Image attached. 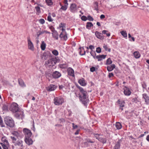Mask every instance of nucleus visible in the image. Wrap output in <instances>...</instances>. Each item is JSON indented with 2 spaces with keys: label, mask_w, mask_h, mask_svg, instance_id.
<instances>
[{
  "label": "nucleus",
  "mask_w": 149,
  "mask_h": 149,
  "mask_svg": "<svg viewBox=\"0 0 149 149\" xmlns=\"http://www.w3.org/2000/svg\"><path fill=\"white\" fill-rule=\"evenodd\" d=\"M80 90L81 94L79 95V97L80 101L85 106L86 105L87 103L89 102L88 95L87 93L84 91V89L79 86H77Z\"/></svg>",
  "instance_id": "f257e3e1"
},
{
  "label": "nucleus",
  "mask_w": 149,
  "mask_h": 149,
  "mask_svg": "<svg viewBox=\"0 0 149 149\" xmlns=\"http://www.w3.org/2000/svg\"><path fill=\"white\" fill-rule=\"evenodd\" d=\"M10 138L12 139V143L14 144L15 146L23 147V141L19 139L18 138H15L14 137L12 136H10Z\"/></svg>",
  "instance_id": "f03ea898"
},
{
  "label": "nucleus",
  "mask_w": 149,
  "mask_h": 149,
  "mask_svg": "<svg viewBox=\"0 0 149 149\" xmlns=\"http://www.w3.org/2000/svg\"><path fill=\"white\" fill-rule=\"evenodd\" d=\"M4 122L6 125L9 127H13L15 125L13 120L11 118L7 117L4 118Z\"/></svg>",
  "instance_id": "7ed1b4c3"
},
{
  "label": "nucleus",
  "mask_w": 149,
  "mask_h": 149,
  "mask_svg": "<svg viewBox=\"0 0 149 149\" xmlns=\"http://www.w3.org/2000/svg\"><path fill=\"white\" fill-rule=\"evenodd\" d=\"M57 61L56 58H53L45 61V65L47 67H52L56 63Z\"/></svg>",
  "instance_id": "20e7f679"
},
{
  "label": "nucleus",
  "mask_w": 149,
  "mask_h": 149,
  "mask_svg": "<svg viewBox=\"0 0 149 149\" xmlns=\"http://www.w3.org/2000/svg\"><path fill=\"white\" fill-rule=\"evenodd\" d=\"M10 110L14 113L17 112L19 111V108L18 107L17 104L16 103L14 102L10 105Z\"/></svg>",
  "instance_id": "39448f33"
},
{
  "label": "nucleus",
  "mask_w": 149,
  "mask_h": 149,
  "mask_svg": "<svg viewBox=\"0 0 149 149\" xmlns=\"http://www.w3.org/2000/svg\"><path fill=\"white\" fill-rule=\"evenodd\" d=\"M54 101L55 105H59L60 104H61L63 102L64 99L61 97H57L54 98Z\"/></svg>",
  "instance_id": "423d86ee"
},
{
  "label": "nucleus",
  "mask_w": 149,
  "mask_h": 149,
  "mask_svg": "<svg viewBox=\"0 0 149 149\" xmlns=\"http://www.w3.org/2000/svg\"><path fill=\"white\" fill-rule=\"evenodd\" d=\"M62 32L59 35V37L64 40H66L67 39V35L65 29L63 28L61 29Z\"/></svg>",
  "instance_id": "0eeeda50"
},
{
  "label": "nucleus",
  "mask_w": 149,
  "mask_h": 149,
  "mask_svg": "<svg viewBox=\"0 0 149 149\" xmlns=\"http://www.w3.org/2000/svg\"><path fill=\"white\" fill-rule=\"evenodd\" d=\"M23 132L25 136V138L30 137L32 135V133L31 131L27 128H24Z\"/></svg>",
  "instance_id": "6e6552de"
},
{
  "label": "nucleus",
  "mask_w": 149,
  "mask_h": 149,
  "mask_svg": "<svg viewBox=\"0 0 149 149\" xmlns=\"http://www.w3.org/2000/svg\"><path fill=\"white\" fill-rule=\"evenodd\" d=\"M52 75L53 78L56 79L60 77L61 76V74L60 72L56 71L52 72Z\"/></svg>",
  "instance_id": "1a4fd4ad"
},
{
  "label": "nucleus",
  "mask_w": 149,
  "mask_h": 149,
  "mask_svg": "<svg viewBox=\"0 0 149 149\" xmlns=\"http://www.w3.org/2000/svg\"><path fill=\"white\" fill-rule=\"evenodd\" d=\"M18 112H15L16 113L15 114V116L17 119H22L24 117L23 112L22 111H19Z\"/></svg>",
  "instance_id": "9d476101"
},
{
  "label": "nucleus",
  "mask_w": 149,
  "mask_h": 149,
  "mask_svg": "<svg viewBox=\"0 0 149 149\" xmlns=\"http://www.w3.org/2000/svg\"><path fill=\"white\" fill-rule=\"evenodd\" d=\"M28 43V48L29 49L32 51L34 50V46L31 40L29 37L27 38Z\"/></svg>",
  "instance_id": "9b49d317"
},
{
  "label": "nucleus",
  "mask_w": 149,
  "mask_h": 149,
  "mask_svg": "<svg viewBox=\"0 0 149 149\" xmlns=\"http://www.w3.org/2000/svg\"><path fill=\"white\" fill-rule=\"evenodd\" d=\"M70 11L72 13H75L77 10V5L75 3H72L70 7Z\"/></svg>",
  "instance_id": "f8f14e48"
},
{
  "label": "nucleus",
  "mask_w": 149,
  "mask_h": 149,
  "mask_svg": "<svg viewBox=\"0 0 149 149\" xmlns=\"http://www.w3.org/2000/svg\"><path fill=\"white\" fill-rule=\"evenodd\" d=\"M57 86L53 84H50L47 88V90L49 91H54L57 88Z\"/></svg>",
  "instance_id": "ddd939ff"
},
{
  "label": "nucleus",
  "mask_w": 149,
  "mask_h": 149,
  "mask_svg": "<svg viewBox=\"0 0 149 149\" xmlns=\"http://www.w3.org/2000/svg\"><path fill=\"white\" fill-rule=\"evenodd\" d=\"M25 141L28 145H30L33 144V141L30 137H26L25 138Z\"/></svg>",
  "instance_id": "4468645a"
},
{
  "label": "nucleus",
  "mask_w": 149,
  "mask_h": 149,
  "mask_svg": "<svg viewBox=\"0 0 149 149\" xmlns=\"http://www.w3.org/2000/svg\"><path fill=\"white\" fill-rule=\"evenodd\" d=\"M95 35L97 38L101 40L103 39L104 38V37L102 34L97 31H96L95 32Z\"/></svg>",
  "instance_id": "2eb2a0df"
},
{
  "label": "nucleus",
  "mask_w": 149,
  "mask_h": 149,
  "mask_svg": "<svg viewBox=\"0 0 149 149\" xmlns=\"http://www.w3.org/2000/svg\"><path fill=\"white\" fill-rule=\"evenodd\" d=\"M68 74L72 77H74V70L71 68H69L68 69Z\"/></svg>",
  "instance_id": "dca6fc26"
},
{
  "label": "nucleus",
  "mask_w": 149,
  "mask_h": 149,
  "mask_svg": "<svg viewBox=\"0 0 149 149\" xmlns=\"http://www.w3.org/2000/svg\"><path fill=\"white\" fill-rule=\"evenodd\" d=\"M52 31L53 32L52 33V36L56 40H57L58 39V33L55 30H52Z\"/></svg>",
  "instance_id": "f3484780"
},
{
  "label": "nucleus",
  "mask_w": 149,
  "mask_h": 149,
  "mask_svg": "<svg viewBox=\"0 0 149 149\" xmlns=\"http://www.w3.org/2000/svg\"><path fill=\"white\" fill-rule=\"evenodd\" d=\"M106 56V55H99L96 56V58L98 59V61H101L103 59H105Z\"/></svg>",
  "instance_id": "a211bd4d"
},
{
  "label": "nucleus",
  "mask_w": 149,
  "mask_h": 149,
  "mask_svg": "<svg viewBox=\"0 0 149 149\" xmlns=\"http://www.w3.org/2000/svg\"><path fill=\"white\" fill-rule=\"evenodd\" d=\"M18 82L19 85L23 87H26V85L22 79H18Z\"/></svg>",
  "instance_id": "6ab92c4d"
},
{
  "label": "nucleus",
  "mask_w": 149,
  "mask_h": 149,
  "mask_svg": "<svg viewBox=\"0 0 149 149\" xmlns=\"http://www.w3.org/2000/svg\"><path fill=\"white\" fill-rule=\"evenodd\" d=\"M121 139H119L116 143L114 146L113 149H118L120 148V143L122 141Z\"/></svg>",
  "instance_id": "aec40b11"
},
{
  "label": "nucleus",
  "mask_w": 149,
  "mask_h": 149,
  "mask_svg": "<svg viewBox=\"0 0 149 149\" xmlns=\"http://www.w3.org/2000/svg\"><path fill=\"white\" fill-rule=\"evenodd\" d=\"M1 140L3 142L2 143H4V144H6L7 145L9 144L6 137L4 136L2 137Z\"/></svg>",
  "instance_id": "412c9836"
},
{
  "label": "nucleus",
  "mask_w": 149,
  "mask_h": 149,
  "mask_svg": "<svg viewBox=\"0 0 149 149\" xmlns=\"http://www.w3.org/2000/svg\"><path fill=\"white\" fill-rule=\"evenodd\" d=\"M115 68V65L114 64H112L111 65L108 66L107 67V69L108 71L110 72L113 70Z\"/></svg>",
  "instance_id": "4be33fe9"
},
{
  "label": "nucleus",
  "mask_w": 149,
  "mask_h": 149,
  "mask_svg": "<svg viewBox=\"0 0 149 149\" xmlns=\"http://www.w3.org/2000/svg\"><path fill=\"white\" fill-rule=\"evenodd\" d=\"M143 97L145 100V101L147 104H149V97L146 94H144L143 95Z\"/></svg>",
  "instance_id": "5701e85b"
},
{
  "label": "nucleus",
  "mask_w": 149,
  "mask_h": 149,
  "mask_svg": "<svg viewBox=\"0 0 149 149\" xmlns=\"http://www.w3.org/2000/svg\"><path fill=\"white\" fill-rule=\"evenodd\" d=\"M133 55L134 57L136 58H139L141 56L140 53L138 52H135L133 53Z\"/></svg>",
  "instance_id": "b1692460"
},
{
  "label": "nucleus",
  "mask_w": 149,
  "mask_h": 149,
  "mask_svg": "<svg viewBox=\"0 0 149 149\" xmlns=\"http://www.w3.org/2000/svg\"><path fill=\"white\" fill-rule=\"evenodd\" d=\"M12 135L10 136L13 137L15 138H18L19 133L17 132L14 131L12 133Z\"/></svg>",
  "instance_id": "393cba45"
},
{
  "label": "nucleus",
  "mask_w": 149,
  "mask_h": 149,
  "mask_svg": "<svg viewBox=\"0 0 149 149\" xmlns=\"http://www.w3.org/2000/svg\"><path fill=\"white\" fill-rule=\"evenodd\" d=\"M124 93L125 95L129 96L131 94V93L129 89L127 88L124 91Z\"/></svg>",
  "instance_id": "a878e982"
},
{
  "label": "nucleus",
  "mask_w": 149,
  "mask_h": 149,
  "mask_svg": "<svg viewBox=\"0 0 149 149\" xmlns=\"http://www.w3.org/2000/svg\"><path fill=\"white\" fill-rule=\"evenodd\" d=\"M93 26V25L92 23L90 22H87L86 25V27L87 29H91V27Z\"/></svg>",
  "instance_id": "bb28decb"
},
{
  "label": "nucleus",
  "mask_w": 149,
  "mask_h": 149,
  "mask_svg": "<svg viewBox=\"0 0 149 149\" xmlns=\"http://www.w3.org/2000/svg\"><path fill=\"white\" fill-rule=\"evenodd\" d=\"M68 65L66 63L61 64L59 65V67L61 68H68Z\"/></svg>",
  "instance_id": "cd10ccee"
},
{
  "label": "nucleus",
  "mask_w": 149,
  "mask_h": 149,
  "mask_svg": "<svg viewBox=\"0 0 149 149\" xmlns=\"http://www.w3.org/2000/svg\"><path fill=\"white\" fill-rule=\"evenodd\" d=\"M3 149H8V147L9 146V144L7 145L6 144H4L2 143H0Z\"/></svg>",
  "instance_id": "c85d7f7f"
},
{
  "label": "nucleus",
  "mask_w": 149,
  "mask_h": 149,
  "mask_svg": "<svg viewBox=\"0 0 149 149\" xmlns=\"http://www.w3.org/2000/svg\"><path fill=\"white\" fill-rule=\"evenodd\" d=\"M46 44L44 41H42L40 46V47L41 49L42 50H45L46 47Z\"/></svg>",
  "instance_id": "c756f323"
},
{
  "label": "nucleus",
  "mask_w": 149,
  "mask_h": 149,
  "mask_svg": "<svg viewBox=\"0 0 149 149\" xmlns=\"http://www.w3.org/2000/svg\"><path fill=\"white\" fill-rule=\"evenodd\" d=\"M118 103L120 104V107H124L125 102L123 101H120V100H118L117 101Z\"/></svg>",
  "instance_id": "7c9ffc66"
},
{
  "label": "nucleus",
  "mask_w": 149,
  "mask_h": 149,
  "mask_svg": "<svg viewBox=\"0 0 149 149\" xmlns=\"http://www.w3.org/2000/svg\"><path fill=\"white\" fill-rule=\"evenodd\" d=\"M45 2L48 6H51L53 4L52 0H45Z\"/></svg>",
  "instance_id": "2f4dec72"
},
{
  "label": "nucleus",
  "mask_w": 149,
  "mask_h": 149,
  "mask_svg": "<svg viewBox=\"0 0 149 149\" xmlns=\"http://www.w3.org/2000/svg\"><path fill=\"white\" fill-rule=\"evenodd\" d=\"M78 82L82 86H84L86 85V83L85 81L84 80L80 79L79 80Z\"/></svg>",
  "instance_id": "473e14b6"
},
{
  "label": "nucleus",
  "mask_w": 149,
  "mask_h": 149,
  "mask_svg": "<svg viewBox=\"0 0 149 149\" xmlns=\"http://www.w3.org/2000/svg\"><path fill=\"white\" fill-rule=\"evenodd\" d=\"M116 126L118 130L120 129L122 127L121 125L119 122H116Z\"/></svg>",
  "instance_id": "72a5a7b5"
},
{
  "label": "nucleus",
  "mask_w": 149,
  "mask_h": 149,
  "mask_svg": "<svg viewBox=\"0 0 149 149\" xmlns=\"http://www.w3.org/2000/svg\"><path fill=\"white\" fill-rule=\"evenodd\" d=\"M121 34L125 38L127 37V34L126 31H123L120 32Z\"/></svg>",
  "instance_id": "f704fd0d"
},
{
  "label": "nucleus",
  "mask_w": 149,
  "mask_h": 149,
  "mask_svg": "<svg viewBox=\"0 0 149 149\" xmlns=\"http://www.w3.org/2000/svg\"><path fill=\"white\" fill-rule=\"evenodd\" d=\"M141 84L143 88V89L146 90L147 85L146 82L144 81H143L141 83Z\"/></svg>",
  "instance_id": "c9c22d12"
},
{
  "label": "nucleus",
  "mask_w": 149,
  "mask_h": 149,
  "mask_svg": "<svg viewBox=\"0 0 149 149\" xmlns=\"http://www.w3.org/2000/svg\"><path fill=\"white\" fill-rule=\"evenodd\" d=\"M112 63V61L110 58H109L107 59L106 61V65H110Z\"/></svg>",
  "instance_id": "e433bc0d"
},
{
  "label": "nucleus",
  "mask_w": 149,
  "mask_h": 149,
  "mask_svg": "<svg viewBox=\"0 0 149 149\" xmlns=\"http://www.w3.org/2000/svg\"><path fill=\"white\" fill-rule=\"evenodd\" d=\"M108 31L107 30H104L102 31V34H106L107 36L109 37L110 36V33H107Z\"/></svg>",
  "instance_id": "4c0bfd02"
},
{
  "label": "nucleus",
  "mask_w": 149,
  "mask_h": 149,
  "mask_svg": "<svg viewBox=\"0 0 149 149\" xmlns=\"http://www.w3.org/2000/svg\"><path fill=\"white\" fill-rule=\"evenodd\" d=\"M0 126L1 127H5V125L3 123L2 119L1 117L0 116Z\"/></svg>",
  "instance_id": "58836bf2"
},
{
  "label": "nucleus",
  "mask_w": 149,
  "mask_h": 149,
  "mask_svg": "<svg viewBox=\"0 0 149 149\" xmlns=\"http://www.w3.org/2000/svg\"><path fill=\"white\" fill-rule=\"evenodd\" d=\"M96 139H97V138H96ZM99 139V140H100V141L102 142L103 143H106V139L105 138H100L99 139Z\"/></svg>",
  "instance_id": "ea45409f"
},
{
  "label": "nucleus",
  "mask_w": 149,
  "mask_h": 149,
  "mask_svg": "<svg viewBox=\"0 0 149 149\" xmlns=\"http://www.w3.org/2000/svg\"><path fill=\"white\" fill-rule=\"evenodd\" d=\"M90 54L91 55L93 56V58H96V53L95 52L93 51V50H91L90 52Z\"/></svg>",
  "instance_id": "a19ab883"
},
{
  "label": "nucleus",
  "mask_w": 149,
  "mask_h": 149,
  "mask_svg": "<svg viewBox=\"0 0 149 149\" xmlns=\"http://www.w3.org/2000/svg\"><path fill=\"white\" fill-rule=\"evenodd\" d=\"M44 33L43 31H39L38 32H37V39H38L39 36L40 35H42V34Z\"/></svg>",
  "instance_id": "79ce46f5"
},
{
  "label": "nucleus",
  "mask_w": 149,
  "mask_h": 149,
  "mask_svg": "<svg viewBox=\"0 0 149 149\" xmlns=\"http://www.w3.org/2000/svg\"><path fill=\"white\" fill-rule=\"evenodd\" d=\"M52 53L54 55L56 56H57L58 54V51L56 49H54L52 51Z\"/></svg>",
  "instance_id": "37998d69"
},
{
  "label": "nucleus",
  "mask_w": 149,
  "mask_h": 149,
  "mask_svg": "<svg viewBox=\"0 0 149 149\" xmlns=\"http://www.w3.org/2000/svg\"><path fill=\"white\" fill-rule=\"evenodd\" d=\"M98 3L97 2H96L95 3V10H96L97 11H98Z\"/></svg>",
  "instance_id": "c03bdc74"
},
{
  "label": "nucleus",
  "mask_w": 149,
  "mask_h": 149,
  "mask_svg": "<svg viewBox=\"0 0 149 149\" xmlns=\"http://www.w3.org/2000/svg\"><path fill=\"white\" fill-rule=\"evenodd\" d=\"M103 48H104V49H105V50L106 51H108L109 52H110L111 49L110 48H108L107 45H104L103 46Z\"/></svg>",
  "instance_id": "a18cd8bd"
},
{
  "label": "nucleus",
  "mask_w": 149,
  "mask_h": 149,
  "mask_svg": "<svg viewBox=\"0 0 149 149\" xmlns=\"http://www.w3.org/2000/svg\"><path fill=\"white\" fill-rule=\"evenodd\" d=\"M68 6L64 5V6H62L61 8L60 9V10H66Z\"/></svg>",
  "instance_id": "49530a36"
},
{
  "label": "nucleus",
  "mask_w": 149,
  "mask_h": 149,
  "mask_svg": "<svg viewBox=\"0 0 149 149\" xmlns=\"http://www.w3.org/2000/svg\"><path fill=\"white\" fill-rule=\"evenodd\" d=\"M86 141L89 144V143H93L94 142V141H92L89 139H86Z\"/></svg>",
  "instance_id": "de8ad7c7"
},
{
  "label": "nucleus",
  "mask_w": 149,
  "mask_h": 149,
  "mask_svg": "<svg viewBox=\"0 0 149 149\" xmlns=\"http://www.w3.org/2000/svg\"><path fill=\"white\" fill-rule=\"evenodd\" d=\"M2 109L3 110L6 111L8 110V107L6 105H4Z\"/></svg>",
  "instance_id": "09e8293b"
},
{
  "label": "nucleus",
  "mask_w": 149,
  "mask_h": 149,
  "mask_svg": "<svg viewBox=\"0 0 149 149\" xmlns=\"http://www.w3.org/2000/svg\"><path fill=\"white\" fill-rule=\"evenodd\" d=\"M87 18V19L90 21H93V18L90 15H88Z\"/></svg>",
  "instance_id": "8fccbe9b"
},
{
  "label": "nucleus",
  "mask_w": 149,
  "mask_h": 149,
  "mask_svg": "<svg viewBox=\"0 0 149 149\" xmlns=\"http://www.w3.org/2000/svg\"><path fill=\"white\" fill-rule=\"evenodd\" d=\"M101 52V49L100 47H98L96 48V52L97 53H100Z\"/></svg>",
  "instance_id": "3c124183"
},
{
  "label": "nucleus",
  "mask_w": 149,
  "mask_h": 149,
  "mask_svg": "<svg viewBox=\"0 0 149 149\" xmlns=\"http://www.w3.org/2000/svg\"><path fill=\"white\" fill-rule=\"evenodd\" d=\"M39 22L41 24H43L45 23V21L43 19H41L39 21Z\"/></svg>",
  "instance_id": "603ef678"
},
{
  "label": "nucleus",
  "mask_w": 149,
  "mask_h": 149,
  "mask_svg": "<svg viewBox=\"0 0 149 149\" xmlns=\"http://www.w3.org/2000/svg\"><path fill=\"white\" fill-rule=\"evenodd\" d=\"M81 19L84 21H86L87 19V17L84 16H83L81 17Z\"/></svg>",
  "instance_id": "864d4df0"
},
{
  "label": "nucleus",
  "mask_w": 149,
  "mask_h": 149,
  "mask_svg": "<svg viewBox=\"0 0 149 149\" xmlns=\"http://www.w3.org/2000/svg\"><path fill=\"white\" fill-rule=\"evenodd\" d=\"M59 28H63L64 27H65V25H64V24H63L62 23H61L60 24H59Z\"/></svg>",
  "instance_id": "5fc2aeb1"
},
{
  "label": "nucleus",
  "mask_w": 149,
  "mask_h": 149,
  "mask_svg": "<svg viewBox=\"0 0 149 149\" xmlns=\"http://www.w3.org/2000/svg\"><path fill=\"white\" fill-rule=\"evenodd\" d=\"M47 20L49 22H52V19L50 15H48L47 17Z\"/></svg>",
  "instance_id": "6e6d98bb"
},
{
  "label": "nucleus",
  "mask_w": 149,
  "mask_h": 149,
  "mask_svg": "<svg viewBox=\"0 0 149 149\" xmlns=\"http://www.w3.org/2000/svg\"><path fill=\"white\" fill-rule=\"evenodd\" d=\"M132 102L134 103H137L138 102V101L136 98H133L132 99Z\"/></svg>",
  "instance_id": "4d7b16f0"
},
{
  "label": "nucleus",
  "mask_w": 149,
  "mask_h": 149,
  "mask_svg": "<svg viewBox=\"0 0 149 149\" xmlns=\"http://www.w3.org/2000/svg\"><path fill=\"white\" fill-rule=\"evenodd\" d=\"M35 8L36 9V10L38 12H39L40 11V8L39 6H38L35 7Z\"/></svg>",
  "instance_id": "13d9d810"
},
{
  "label": "nucleus",
  "mask_w": 149,
  "mask_h": 149,
  "mask_svg": "<svg viewBox=\"0 0 149 149\" xmlns=\"http://www.w3.org/2000/svg\"><path fill=\"white\" fill-rule=\"evenodd\" d=\"M95 70V68L94 67H92L90 68V71L91 72H93Z\"/></svg>",
  "instance_id": "bf43d9fd"
},
{
  "label": "nucleus",
  "mask_w": 149,
  "mask_h": 149,
  "mask_svg": "<svg viewBox=\"0 0 149 149\" xmlns=\"http://www.w3.org/2000/svg\"><path fill=\"white\" fill-rule=\"evenodd\" d=\"M89 48L92 50H93V49H94V47L93 45H90L89 46Z\"/></svg>",
  "instance_id": "052dcab7"
},
{
  "label": "nucleus",
  "mask_w": 149,
  "mask_h": 149,
  "mask_svg": "<svg viewBox=\"0 0 149 149\" xmlns=\"http://www.w3.org/2000/svg\"><path fill=\"white\" fill-rule=\"evenodd\" d=\"M86 53V52L85 50H84V53H82V51L81 50L79 51V54L81 55H83L85 54Z\"/></svg>",
  "instance_id": "680f3d73"
},
{
  "label": "nucleus",
  "mask_w": 149,
  "mask_h": 149,
  "mask_svg": "<svg viewBox=\"0 0 149 149\" xmlns=\"http://www.w3.org/2000/svg\"><path fill=\"white\" fill-rule=\"evenodd\" d=\"M72 127H73V129H76V128H77L78 127L77 125H74V123H72Z\"/></svg>",
  "instance_id": "e2e57ef3"
},
{
  "label": "nucleus",
  "mask_w": 149,
  "mask_h": 149,
  "mask_svg": "<svg viewBox=\"0 0 149 149\" xmlns=\"http://www.w3.org/2000/svg\"><path fill=\"white\" fill-rule=\"evenodd\" d=\"M113 76V74L112 73H109L108 77L109 78Z\"/></svg>",
  "instance_id": "0e129e2a"
},
{
  "label": "nucleus",
  "mask_w": 149,
  "mask_h": 149,
  "mask_svg": "<svg viewBox=\"0 0 149 149\" xmlns=\"http://www.w3.org/2000/svg\"><path fill=\"white\" fill-rule=\"evenodd\" d=\"M64 3L65 5L68 6V0H64Z\"/></svg>",
  "instance_id": "69168bd1"
},
{
  "label": "nucleus",
  "mask_w": 149,
  "mask_h": 149,
  "mask_svg": "<svg viewBox=\"0 0 149 149\" xmlns=\"http://www.w3.org/2000/svg\"><path fill=\"white\" fill-rule=\"evenodd\" d=\"M105 17V16L104 15H101L100 16V18L101 19H103Z\"/></svg>",
  "instance_id": "338daca9"
},
{
  "label": "nucleus",
  "mask_w": 149,
  "mask_h": 149,
  "mask_svg": "<svg viewBox=\"0 0 149 149\" xmlns=\"http://www.w3.org/2000/svg\"><path fill=\"white\" fill-rule=\"evenodd\" d=\"M84 144L85 146L86 147H88L89 146V143H87L86 141L84 142Z\"/></svg>",
  "instance_id": "774afa93"
}]
</instances>
